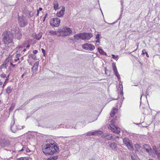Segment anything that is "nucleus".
Listing matches in <instances>:
<instances>
[{
  "label": "nucleus",
  "instance_id": "6e6552de",
  "mask_svg": "<svg viewBox=\"0 0 160 160\" xmlns=\"http://www.w3.org/2000/svg\"><path fill=\"white\" fill-rule=\"evenodd\" d=\"M19 24L21 27H24L28 23L27 21L24 17H19L18 18Z\"/></svg>",
  "mask_w": 160,
  "mask_h": 160
},
{
  "label": "nucleus",
  "instance_id": "cd10ccee",
  "mask_svg": "<svg viewBox=\"0 0 160 160\" xmlns=\"http://www.w3.org/2000/svg\"><path fill=\"white\" fill-rule=\"evenodd\" d=\"M112 58L113 59H114L116 60H117L118 59V56H116L114 55H113V54H112Z\"/></svg>",
  "mask_w": 160,
  "mask_h": 160
},
{
  "label": "nucleus",
  "instance_id": "6ab92c4d",
  "mask_svg": "<svg viewBox=\"0 0 160 160\" xmlns=\"http://www.w3.org/2000/svg\"><path fill=\"white\" fill-rule=\"evenodd\" d=\"M109 147L112 149L117 150V144L114 142L111 143L109 145Z\"/></svg>",
  "mask_w": 160,
  "mask_h": 160
},
{
  "label": "nucleus",
  "instance_id": "473e14b6",
  "mask_svg": "<svg viewBox=\"0 0 160 160\" xmlns=\"http://www.w3.org/2000/svg\"><path fill=\"white\" fill-rule=\"evenodd\" d=\"M7 65H6V64H3L1 65V67L2 68H6L7 67Z\"/></svg>",
  "mask_w": 160,
  "mask_h": 160
},
{
  "label": "nucleus",
  "instance_id": "49530a36",
  "mask_svg": "<svg viewBox=\"0 0 160 160\" xmlns=\"http://www.w3.org/2000/svg\"><path fill=\"white\" fill-rule=\"evenodd\" d=\"M17 160H24V158L22 157H21L17 159Z\"/></svg>",
  "mask_w": 160,
  "mask_h": 160
},
{
  "label": "nucleus",
  "instance_id": "a19ab883",
  "mask_svg": "<svg viewBox=\"0 0 160 160\" xmlns=\"http://www.w3.org/2000/svg\"><path fill=\"white\" fill-rule=\"evenodd\" d=\"M6 76V74H2L1 75V77L2 78H5Z\"/></svg>",
  "mask_w": 160,
  "mask_h": 160
},
{
  "label": "nucleus",
  "instance_id": "e2e57ef3",
  "mask_svg": "<svg viewBox=\"0 0 160 160\" xmlns=\"http://www.w3.org/2000/svg\"><path fill=\"white\" fill-rule=\"evenodd\" d=\"M26 51V49L25 48L23 49V51L25 52Z\"/></svg>",
  "mask_w": 160,
  "mask_h": 160
},
{
  "label": "nucleus",
  "instance_id": "b1692460",
  "mask_svg": "<svg viewBox=\"0 0 160 160\" xmlns=\"http://www.w3.org/2000/svg\"><path fill=\"white\" fill-rule=\"evenodd\" d=\"M98 50L99 52L101 54L103 55H106L107 53L106 52H104L102 49L100 48H98Z\"/></svg>",
  "mask_w": 160,
  "mask_h": 160
},
{
  "label": "nucleus",
  "instance_id": "c756f323",
  "mask_svg": "<svg viewBox=\"0 0 160 160\" xmlns=\"http://www.w3.org/2000/svg\"><path fill=\"white\" fill-rule=\"evenodd\" d=\"M112 67L113 68V71H116L117 70V67L116 66L115 64L114 63H113L112 64Z\"/></svg>",
  "mask_w": 160,
  "mask_h": 160
},
{
  "label": "nucleus",
  "instance_id": "4be33fe9",
  "mask_svg": "<svg viewBox=\"0 0 160 160\" xmlns=\"http://www.w3.org/2000/svg\"><path fill=\"white\" fill-rule=\"evenodd\" d=\"M117 111V109L116 108H113L112 110L111 111L110 113V116L111 117H113L115 114L116 112V111Z\"/></svg>",
  "mask_w": 160,
  "mask_h": 160
},
{
  "label": "nucleus",
  "instance_id": "680f3d73",
  "mask_svg": "<svg viewBox=\"0 0 160 160\" xmlns=\"http://www.w3.org/2000/svg\"><path fill=\"white\" fill-rule=\"evenodd\" d=\"M2 82L1 80L0 79V85H2Z\"/></svg>",
  "mask_w": 160,
  "mask_h": 160
},
{
  "label": "nucleus",
  "instance_id": "9d476101",
  "mask_svg": "<svg viewBox=\"0 0 160 160\" xmlns=\"http://www.w3.org/2000/svg\"><path fill=\"white\" fill-rule=\"evenodd\" d=\"M15 120L14 119L12 120L11 123V129L12 131L13 132L15 133L19 129V128L17 126L15 125Z\"/></svg>",
  "mask_w": 160,
  "mask_h": 160
},
{
  "label": "nucleus",
  "instance_id": "2f4dec72",
  "mask_svg": "<svg viewBox=\"0 0 160 160\" xmlns=\"http://www.w3.org/2000/svg\"><path fill=\"white\" fill-rule=\"evenodd\" d=\"M8 80V79L6 78V79H5V80L3 85L2 88H4V87L6 86V83H7V81Z\"/></svg>",
  "mask_w": 160,
  "mask_h": 160
},
{
  "label": "nucleus",
  "instance_id": "393cba45",
  "mask_svg": "<svg viewBox=\"0 0 160 160\" xmlns=\"http://www.w3.org/2000/svg\"><path fill=\"white\" fill-rule=\"evenodd\" d=\"M17 38L18 39H20L22 37V35L20 32L18 31V32L17 33L16 35Z\"/></svg>",
  "mask_w": 160,
  "mask_h": 160
},
{
  "label": "nucleus",
  "instance_id": "5fc2aeb1",
  "mask_svg": "<svg viewBox=\"0 0 160 160\" xmlns=\"http://www.w3.org/2000/svg\"><path fill=\"white\" fill-rule=\"evenodd\" d=\"M39 13V10H37V14H36V16H38Z\"/></svg>",
  "mask_w": 160,
  "mask_h": 160
},
{
  "label": "nucleus",
  "instance_id": "423d86ee",
  "mask_svg": "<svg viewBox=\"0 0 160 160\" xmlns=\"http://www.w3.org/2000/svg\"><path fill=\"white\" fill-rule=\"evenodd\" d=\"M124 143L126 145L129 149L132 150H133V146L130 140L127 138H124L123 139Z\"/></svg>",
  "mask_w": 160,
  "mask_h": 160
},
{
  "label": "nucleus",
  "instance_id": "1a4fd4ad",
  "mask_svg": "<svg viewBox=\"0 0 160 160\" xmlns=\"http://www.w3.org/2000/svg\"><path fill=\"white\" fill-rule=\"evenodd\" d=\"M82 48L85 50L92 51L95 48V47L91 44L86 43L82 45Z\"/></svg>",
  "mask_w": 160,
  "mask_h": 160
},
{
  "label": "nucleus",
  "instance_id": "0eeeda50",
  "mask_svg": "<svg viewBox=\"0 0 160 160\" xmlns=\"http://www.w3.org/2000/svg\"><path fill=\"white\" fill-rule=\"evenodd\" d=\"M119 89H118L119 91H120V93L118 95V97L117 98V99L119 100L120 99V103H122L123 101L124 98L123 96V87L122 85V84L119 83Z\"/></svg>",
  "mask_w": 160,
  "mask_h": 160
},
{
  "label": "nucleus",
  "instance_id": "412c9836",
  "mask_svg": "<svg viewBox=\"0 0 160 160\" xmlns=\"http://www.w3.org/2000/svg\"><path fill=\"white\" fill-rule=\"evenodd\" d=\"M54 9L55 10H57L58 9V3L57 1H54L53 2Z\"/></svg>",
  "mask_w": 160,
  "mask_h": 160
},
{
  "label": "nucleus",
  "instance_id": "6e6d98bb",
  "mask_svg": "<svg viewBox=\"0 0 160 160\" xmlns=\"http://www.w3.org/2000/svg\"><path fill=\"white\" fill-rule=\"evenodd\" d=\"M114 74L118 73L117 69V70H116V71L115 70V71H114Z\"/></svg>",
  "mask_w": 160,
  "mask_h": 160
},
{
  "label": "nucleus",
  "instance_id": "69168bd1",
  "mask_svg": "<svg viewBox=\"0 0 160 160\" xmlns=\"http://www.w3.org/2000/svg\"><path fill=\"white\" fill-rule=\"evenodd\" d=\"M21 77L22 78H23L24 76L22 75Z\"/></svg>",
  "mask_w": 160,
  "mask_h": 160
},
{
  "label": "nucleus",
  "instance_id": "58836bf2",
  "mask_svg": "<svg viewBox=\"0 0 160 160\" xmlns=\"http://www.w3.org/2000/svg\"><path fill=\"white\" fill-rule=\"evenodd\" d=\"M25 150L26 152H29L30 151V149L27 147L25 148Z\"/></svg>",
  "mask_w": 160,
  "mask_h": 160
},
{
  "label": "nucleus",
  "instance_id": "864d4df0",
  "mask_svg": "<svg viewBox=\"0 0 160 160\" xmlns=\"http://www.w3.org/2000/svg\"><path fill=\"white\" fill-rule=\"evenodd\" d=\"M42 10V8H39L38 10H39V11H41Z\"/></svg>",
  "mask_w": 160,
  "mask_h": 160
},
{
  "label": "nucleus",
  "instance_id": "de8ad7c7",
  "mask_svg": "<svg viewBox=\"0 0 160 160\" xmlns=\"http://www.w3.org/2000/svg\"><path fill=\"white\" fill-rule=\"evenodd\" d=\"M10 65L12 66V67H14L16 65L15 64H12V62H11L10 63Z\"/></svg>",
  "mask_w": 160,
  "mask_h": 160
},
{
  "label": "nucleus",
  "instance_id": "603ef678",
  "mask_svg": "<svg viewBox=\"0 0 160 160\" xmlns=\"http://www.w3.org/2000/svg\"><path fill=\"white\" fill-rule=\"evenodd\" d=\"M19 60V58H18L17 59H15L14 60V61L15 62H16L18 60Z\"/></svg>",
  "mask_w": 160,
  "mask_h": 160
},
{
  "label": "nucleus",
  "instance_id": "052dcab7",
  "mask_svg": "<svg viewBox=\"0 0 160 160\" xmlns=\"http://www.w3.org/2000/svg\"><path fill=\"white\" fill-rule=\"evenodd\" d=\"M146 56L147 57H149V55L147 53V52L146 53Z\"/></svg>",
  "mask_w": 160,
  "mask_h": 160
},
{
  "label": "nucleus",
  "instance_id": "4468645a",
  "mask_svg": "<svg viewBox=\"0 0 160 160\" xmlns=\"http://www.w3.org/2000/svg\"><path fill=\"white\" fill-rule=\"evenodd\" d=\"M65 10V7L64 6L62 7L61 10L58 12L56 14V15L58 17H62L64 14Z\"/></svg>",
  "mask_w": 160,
  "mask_h": 160
},
{
  "label": "nucleus",
  "instance_id": "a211bd4d",
  "mask_svg": "<svg viewBox=\"0 0 160 160\" xmlns=\"http://www.w3.org/2000/svg\"><path fill=\"white\" fill-rule=\"evenodd\" d=\"M39 64V62L37 61L34 64V65L32 68L31 70L32 71L33 70L35 69V71H36L38 70Z\"/></svg>",
  "mask_w": 160,
  "mask_h": 160
},
{
  "label": "nucleus",
  "instance_id": "bf43d9fd",
  "mask_svg": "<svg viewBox=\"0 0 160 160\" xmlns=\"http://www.w3.org/2000/svg\"><path fill=\"white\" fill-rule=\"evenodd\" d=\"M115 75H116V77H117V76H118V75H119V73H118H118H115Z\"/></svg>",
  "mask_w": 160,
  "mask_h": 160
},
{
  "label": "nucleus",
  "instance_id": "2eb2a0df",
  "mask_svg": "<svg viewBox=\"0 0 160 160\" xmlns=\"http://www.w3.org/2000/svg\"><path fill=\"white\" fill-rule=\"evenodd\" d=\"M155 148H153L154 150H152V151H150V152H148L150 156H151L152 157H154L155 156V154H157V150L156 149V147H155Z\"/></svg>",
  "mask_w": 160,
  "mask_h": 160
},
{
  "label": "nucleus",
  "instance_id": "4c0bfd02",
  "mask_svg": "<svg viewBox=\"0 0 160 160\" xmlns=\"http://www.w3.org/2000/svg\"><path fill=\"white\" fill-rule=\"evenodd\" d=\"M107 135H106L105 134H103V135H102V136H101V137L102 138H105V139H106V137H107Z\"/></svg>",
  "mask_w": 160,
  "mask_h": 160
},
{
  "label": "nucleus",
  "instance_id": "c03bdc74",
  "mask_svg": "<svg viewBox=\"0 0 160 160\" xmlns=\"http://www.w3.org/2000/svg\"><path fill=\"white\" fill-rule=\"evenodd\" d=\"M38 52V51L37 50H34L33 51V53L34 54H36Z\"/></svg>",
  "mask_w": 160,
  "mask_h": 160
},
{
  "label": "nucleus",
  "instance_id": "7ed1b4c3",
  "mask_svg": "<svg viewBox=\"0 0 160 160\" xmlns=\"http://www.w3.org/2000/svg\"><path fill=\"white\" fill-rule=\"evenodd\" d=\"M72 31L69 28L66 27H63L62 29L58 30V32H59L58 36L59 37H65L69 35L72 33Z\"/></svg>",
  "mask_w": 160,
  "mask_h": 160
},
{
  "label": "nucleus",
  "instance_id": "f03ea898",
  "mask_svg": "<svg viewBox=\"0 0 160 160\" xmlns=\"http://www.w3.org/2000/svg\"><path fill=\"white\" fill-rule=\"evenodd\" d=\"M2 42L6 45H8L13 42V34L10 32L5 31L2 35Z\"/></svg>",
  "mask_w": 160,
  "mask_h": 160
},
{
  "label": "nucleus",
  "instance_id": "4d7b16f0",
  "mask_svg": "<svg viewBox=\"0 0 160 160\" xmlns=\"http://www.w3.org/2000/svg\"><path fill=\"white\" fill-rule=\"evenodd\" d=\"M30 46V45H29V44H28V45L27 46H26V48H29Z\"/></svg>",
  "mask_w": 160,
  "mask_h": 160
},
{
  "label": "nucleus",
  "instance_id": "7c9ffc66",
  "mask_svg": "<svg viewBox=\"0 0 160 160\" xmlns=\"http://www.w3.org/2000/svg\"><path fill=\"white\" fill-rule=\"evenodd\" d=\"M29 57H31L33 59H35L36 58V56L33 55L32 54H30L29 55Z\"/></svg>",
  "mask_w": 160,
  "mask_h": 160
},
{
  "label": "nucleus",
  "instance_id": "37998d69",
  "mask_svg": "<svg viewBox=\"0 0 160 160\" xmlns=\"http://www.w3.org/2000/svg\"><path fill=\"white\" fill-rule=\"evenodd\" d=\"M47 14H46L44 17L43 18V21L44 22L45 20V19H46V18L47 17Z\"/></svg>",
  "mask_w": 160,
  "mask_h": 160
},
{
  "label": "nucleus",
  "instance_id": "f257e3e1",
  "mask_svg": "<svg viewBox=\"0 0 160 160\" xmlns=\"http://www.w3.org/2000/svg\"><path fill=\"white\" fill-rule=\"evenodd\" d=\"M42 147L43 152L46 155H52L56 153L59 150V148L55 144V141L52 139L45 141Z\"/></svg>",
  "mask_w": 160,
  "mask_h": 160
},
{
  "label": "nucleus",
  "instance_id": "8fccbe9b",
  "mask_svg": "<svg viewBox=\"0 0 160 160\" xmlns=\"http://www.w3.org/2000/svg\"><path fill=\"white\" fill-rule=\"evenodd\" d=\"M23 74L25 76H27L28 75V73L26 72H25Z\"/></svg>",
  "mask_w": 160,
  "mask_h": 160
},
{
  "label": "nucleus",
  "instance_id": "338daca9",
  "mask_svg": "<svg viewBox=\"0 0 160 160\" xmlns=\"http://www.w3.org/2000/svg\"><path fill=\"white\" fill-rule=\"evenodd\" d=\"M116 138H119V137H118V136H117V137H116Z\"/></svg>",
  "mask_w": 160,
  "mask_h": 160
},
{
  "label": "nucleus",
  "instance_id": "9b49d317",
  "mask_svg": "<svg viewBox=\"0 0 160 160\" xmlns=\"http://www.w3.org/2000/svg\"><path fill=\"white\" fill-rule=\"evenodd\" d=\"M83 40H88L90 39L92 37V35L91 33H82Z\"/></svg>",
  "mask_w": 160,
  "mask_h": 160
},
{
  "label": "nucleus",
  "instance_id": "e433bc0d",
  "mask_svg": "<svg viewBox=\"0 0 160 160\" xmlns=\"http://www.w3.org/2000/svg\"><path fill=\"white\" fill-rule=\"evenodd\" d=\"M147 52L146 50L144 49L142 50V54L144 55L145 54H146V53Z\"/></svg>",
  "mask_w": 160,
  "mask_h": 160
},
{
  "label": "nucleus",
  "instance_id": "13d9d810",
  "mask_svg": "<svg viewBox=\"0 0 160 160\" xmlns=\"http://www.w3.org/2000/svg\"><path fill=\"white\" fill-rule=\"evenodd\" d=\"M66 127L67 128H72V127H71V126H70V127H68V126H66Z\"/></svg>",
  "mask_w": 160,
  "mask_h": 160
},
{
  "label": "nucleus",
  "instance_id": "79ce46f5",
  "mask_svg": "<svg viewBox=\"0 0 160 160\" xmlns=\"http://www.w3.org/2000/svg\"><path fill=\"white\" fill-rule=\"evenodd\" d=\"M20 56V54H17L16 56V58H19V57Z\"/></svg>",
  "mask_w": 160,
  "mask_h": 160
},
{
  "label": "nucleus",
  "instance_id": "ea45409f",
  "mask_svg": "<svg viewBox=\"0 0 160 160\" xmlns=\"http://www.w3.org/2000/svg\"><path fill=\"white\" fill-rule=\"evenodd\" d=\"M100 34H97L96 36V39H100Z\"/></svg>",
  "mask_w": 160,
  "mask_h": 160
},
{
  "label": "nucleus",
  "instance_id": "20e7f679",
  "mask_svg": "<svg viewBox=\"0 0 160 160\" xmlns=\"http://www.w3.org/2000/svg\"><path fill=\"white\" fill-rule=\"evenodd\" d=\"M111 123L109 125L110 128L113 132L119 134L120 132V128L113 124V123L114 122L113 120L111 121Z\"/></svg>",
  "mask_w": 160,
  "mask_h": 160
},
{
  "label": "nucleus",
  "instance_id": "a18cd8bd",
  "mask_svg": "<svg viewBox=\"0 0 160 160\" xmlns=\"http://www.w3.org/2000/svg\"><path fill=\"white\" fill-rule=\"evenodd\" d=\"M26 148L27 147H23L22 148L21 150H20V151H22L24 150H25V148Z\"/></svg>",
  "mask_w": 160,
  "mask_h": 160
},
{
  "label": "nucleus",
  "instance_id": "c85d7f7f",
  "mask_svg": "<svg viewBox=\"0 0 160 160\" xmlns=\"http://www.w3.org/2000/svg\"><path fill=\"white\" fill-rule=\"evenodd\" d=\"M58 158V157L57 156H55L51 157L49 158L51 159V160H56Z\"/></svg>",
  "mask_w": 160,
  "mask_h": 160
},
{
  "label": "nucleus",
  "instance_id": "f8f14e48",
  "mask_svg": "<svg viewBox=\"0 0 160 160\" xmlns=\"http://www.w3.org/2000/svg\"><path fill=\"white\" fill-rule=\"evenodd\" d=\"M99 132H100V133L99 134L101 135L103 133L102 131L97 130L93 132H89L87 133L86 135L88 136L92 135L96 136L99 134Z\"/></svg>",
  "mask_w": 160,
  "mask_h": 160
},
{
  "label": "nucleus",
  "instance_id": "3c124183",
  "mask_svg": "<svg viewBox=\"0 0 160 160\" xmlns=\"http://www.w3.org/2000/svg\"><path fill=\"white\" fill-rule=\"evenodd\" d=\"M117 78H118V80H120V75H118V76H117Z\"/></svg>",
  "mask_w": 160,
  "mask_h": 160
},
{
  "label": "nucleus",
  "instance_id": "72a5a7b5",
  "mask_svg": "<svg viewBox=\"0 0 160 160\" xmlns=\"http://www.w3.org/2000/svg\"><path fill=\"white\" fill-rule=\"evenodd\" d=\"M42 36L41 34H39L38 36L36 37V39L37 40H39L42 37Z\"/></svg>",
  "mask_w": 160,
  "mask_h": 160
},
{
  "label": "nucleus",
  "instance_id": "f704fd0d",
  "mask_svg": "<svg viewBox=\"0 0 160 160\" xmlns=\"http://www.w3.org/2000/svg\"><path fill=\"white\" fill-rule=\"evenodd\" d=\"M42 53L43 54L44 56H45L46 51L44 49H43V48L42 49Z\"/></svg>",
  "mask_w": 160,
  "mask_h": 160
},
{
  "label": "nucleus",
  "instance_id": "aec40b11",
  "mask_svg": "<svg viewBox=\"0 0 160 160\" xmlns=\"http://www.w3.org/2000/svg\"><path fill=\"white\" fill-rule=\"evenodd\" d=\"M13 88V87L12 86H8L6 90V93L9 94L12 92Z\"/></svg>",
  "mask_w": 160,
  "mask_h": 160
},
{
  "label": "nucleus",
  "instance_id": "bb28decb",
  "mask_svg": "<svg viewBox=\"0 0 160 160\" xmlns=\"http://www.w3.org/2000/svg\"><path fill=\"white\" fill-rule=\"evenodd\" d=\"M49 33L51 35H56L57 34V32L56 31H53V30H51V31H50Z\"/></svg>",
  "mask_w": 160,
  "mask_h": 160
},
{
  "label": "nucleus",
  "instance_id": "c9c22d12",
  "mask_svg": "<svg viewBox=\"0 0 160 160\" xmlns=\"http://www.w3.org/2000/svg\"><path fill=\"white\" fill-rule=\"evenodd\" d=\"M135 147L138 148L139 149H140V148H141V147L138 144H136L135 145Z\"/></svg>",
  "mask_w": 160,
  "mask_h": 160
},
{
  "label": "nucleus",
  "instance_id": "39448f33",
  "mask_svg": "<svg viewBox=\"0 0 160 160\" xmlns=\"http://www.w3.org/2000/svg\"><path fill=\"white\" fill-rule=\"evenodd\" d=\"M60 22V20L58 18H52L50 19V24L52 26L57 27L59 26Z\"/></svg>",
  "mask_w": 160,
  "mask_h": 160
},
{
  "label": "nucleus",
  "instance_id": "5701e85b",
  "mask_svg": "<svg viewBox=\"0 0 160 160\" xmlns=\"http://www.w3.org/2000/svg\"><path fill=\"white\" fill-rule=\"evenodd\" d=\"M130 156L132 160H137L139 159L137 156L134 154H131Z\"/></svg>",
  "mask_w": 160,
  "mask_h": 160
},
{
  "label": "nucleus",
  "instance_id": "dca6fc26",
  "mask_svg": "<svg viewBox=\"0 0 160 160\" xmlns=\"http://www.w3.org/2000/svg\"><path fill=\"white\" fill-rule=\"evenodd\" d=\"M82 33H81L79 34H75L74 36V39L77 40L79 39H82Z\"/></svg>",
  "mask_w": 160,
  "mask_h": 160
},
{
  "label": "nucleus",
  "instance_id": "09e8293b",
  "mask_svg": "<svg viewBox=\"0 0 160 160\" xmlns=\"http://www.w3.org/2000/svg\"><path fill=\"white\" fill-rule=\"evenodd\" d=\"M97 39V40L96 41V42L97 43V42L99 43L100 41V39Z\"/></svg>",
  "mask_w": 160,
  "mask_h": 160
},
{
  "label": "nucleus",
  "instance_id": "f3484780",
  "mask_svg": "<svg viewBox=\"0 0 160 160\" xmlns=\"http://www.w3.org/2000/svg\"><path fill=\"white\" fill-rule=\"evenodd\" d=\"M143 148L145 149L147 152H150L152 151V149L150 146L148 144H145L143 146Z\"/></svg>",
  "mask_w": 160,
  "mask_h": 160
},
{
  "label": "nucleus",
  "instance_id": "0e129e2a",
  "mask_svg": "<svg viewBox=\"0 0 160 160\" xmlns=\"http://www.w3.org/2000/svg\"><path fill=\"white\" fill-rule=\"evenodd\" d=\"M9 77V75H8V76L6 78H8V79Z\"/></svg>",
  "mask_w": 160,
  "mask_h": 160
},
{
  "label": "nucleus",
  "instance_id": "774afa93",
  "mask_svg": "<svg viewBox=\"0 0 160 160\" xmlns=\"http://www.w3.org/2000/svg\"><path fill=\"white\" fill-rule=\"evenodd\" d=\"M71 40H73V38H71Z\"/></svg>",
  "mask_w": 160,
  "mask_h": 160
},
{
  "label": "nucleus",
  "instance_id": "ddd939ff",
  "mask_svg": "<svg viewBox=\"0 0 160 160\" xmlns=\"http://www.w3.org/2000/svg\"><path fill=\"white\" fill-rule=\"evenodd\" d=\"M9 145V141L5 139H2L0 140V145L3 147L8 146Z\"/></svg>",
  "mask_w": 160,
  "mask_h": 160
},
{
  "label": "nucleus",
  "instance_id": "a878e982",
  "mask_svg": "<svg viewBox=\"0 0 160 160\" xmlns=\"http://www.w3.org/2000/svg\"><path fill=\"white\" fill-rule=\"evenodd\" d=\"M112 136L109 135H107L106 139L108 140H111L112 139Z\"/></svg>",
  "mask_w": 160,
  "mask_h": 160
}]
</instances>
